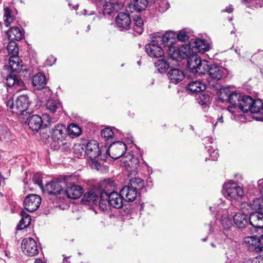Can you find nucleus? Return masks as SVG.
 <instances>
[{"instance_id": "31", "label": "nucleus", "mask_w": 263, "mask_h": 263, "mask_svg": "<svg viewBox=\"0 0 263 263\" xmlns=\"http://www.w3.org/2000/svg\"><path fill=\"white\" fill-rule=\"evenodd\" d=\"M187 88L193 92H202L206 89V85L200 80L193 81L187 84Z\"/></svg>"}, {"instance_id": "28", "label": "nucleus", "mask_w": 263, "mask_h": 263, "mask_svg": "<svg viewBox=\"0 0 263 263\" xmlns=\"http://www.w3.org/2000/svg\"><path fill=\"white\" fill-rule=\"evenodd\" d=\"M234 223L239 228H245L248 224V215L242 213H238L233 217Z\"/></svg>"}, {"instance_id": "62", "label": "nucleus", "mask_w": 263, "mask_h": 263, "mask_svg": "<svg viewBox=\"0 0 263 263\" xmlns=\"http://www.w3.org/2000/svg\"><path fill=\"white\" fill-rule=\"evenodd\" d=\"M63 256L64 257L63 263H70V261L68 260L69 257H67L65 255H63Z\"/></svg>"}, {"instance_id": "59", "label": "nucleus", "mask_w": 263, "mask_h": 263, "mask_svg": "<svg viewBox=\"0 0 263 263\" xmlns=\"http://www.w3.org/2000/svg\"><path fill=\"white\" fill-rule=\"evenodd\" d=\"M260 247H262L261 249V252H263V235L259 237Z\"/></svg>"}, {"instance_id": "15", "label": "nucleus", "mask_w": 263, "mask_h": 263, "mask_svg": "<svg viewBox=\"0 0 263 263\" xmlns=\"http://www.w3.org/2000/svg\"><path fill=\"white\" fill-rule=\"evenodd\" d=\"M123 7L122 2L116 0H109L105 1L103 5L102 13L104 15H110L114 12H118Z\"/></svg>"}, {"instance_id": "56", "label": "nucleus", "mask_w": 263, "mask_h": 263, "mask_svg": "<svg viewBox=\"0 0 263 263\" xmlns=\"http://www.w3.org/2000/svg\"><path fill=\"white\" fill-rule=\"evenodd\" d=\"M258 184L260 187V192L262 195L263 200V178L258 181Z\"/></svg>"}, {"instance_id": "9", "label": "nucleus", "mask_w": 263, "mask_h": 263, "mask_svg": "<svg viewBox=\"0 0 263 263\" xmlns=\"http://www.w3.org/2000/svg\"><path fill=\"white\" fill-rule=\"evenodd\" d=\"M127 149L126 145L121 141H117L111 143L107 152L113 159H117L121 157Z\"/></svg>"}, {"instance_id": "14", "label": "nucleus", "mask_w": 263, "mask_h": 263, "mask_svg": "<svg viewBox=\"0 0 263 263\" xmlns=\"http://www.w3.org/2000/svg\"><path fill=\"white\" fill-rule=\"evenodd\" d=\"M133 159L136 161L135 165H138L139 161L137 160V159H135L134 158H133ZM137 166H135V168L133 170H132L130 172L128 173V177L129 179V181L127 185L130 187L135 188L136 190H137L138 192H139V191L143 187L144 183V180L139 177H133V176H135L137 174V171L135 170Z\"/></svg>"}, {"instance_id": "58", "label": "nucleus", "mask_w": 263, "mask_h": 263, "mask_svg": "<svg viewBox=\"0 0 263 263\" xmlns=\"http://www.w3.org/2000/svg\"><path fill=\"white\" fill-rule=\"evenodd\" d=\"M83 13L85 15H92V14H94V12L93 11H90L89 12H88V11L86 10V9H84L83 10Z\"/></svg>"}, {"instance_id": "20", "label": "nucleus", "mask_w": 263, "mask_h": 263, "mask_svg": "<svg viewBox=\"0 0 263 263\" xmlns=\"http://www.w3.org/2000/svg\"><path fill=\"white\" fill-rule=\"evenodd\" d=\"M224 95L227 97V100L231 104V106L228 107V110L230 112H234L233 109L238 108L240 101L241 97L240 95L236 92L230 93V91H224Z\"/></svg>"}, {"instance_id": "24", "label": "nucleus", "mask_w": 263, "mask_h": 263, "mask_svg": "<svg viewBox=\"0 0 263 263\" xmlns=\"http://www.w3.org/2000/svg\"><path fill=\"white\" fill-rule=\"evenodd\" d=\"M208 74L212 79L217 81L221 80L226 76L224 69L216 64H211Z\"/></svg>"}, {"instance_id": "37", "label": "nucleus", "mask_w": 263, "mask_h": 263, "mask_svg": "<svg viewBox=\"0 0 263 263\" xmlns=\"http://www.w3.org/2000/svg\"><path fill=\"white\" fill-rule=\"evenodd\" d=\"M147 4V0H133V4L132 5L136 11L140 12L145 10Z\"/></svg>"}, {"instance_id": "35", "label": "nucleus", "mask_w": 263, "mask_h": 263, "mask_svg": "<svg viewBox=\"0 0 263 263\" xmlns=\"http://www.w3.org/2000/svg\"><path fill=\"white\" fill-rule=\"evenodd\" d=\"M20 214L22 218L20 221L19 224L17 226V230H22L27 227L29 226L31 221L30 216L25 212L22 211Z\"/></svg>"}, {"instance_id": "43", "label": "nucleus", "mask_w": 263, "mask_h": 263, "mask_svg": "<svg viewBox=\"0 0 263 263\" xmlns=\"http://www.w3.org/2000/svg\"><path fill=\"white\" fill-rule=\"evenodd\" d=\"M211 102L210 96L205 93H201L199 94L198 102L199 104L203 106H208Z\"/></svg>"}, {"instance_id": "2", "label": "nucleus", "mask_w": 263, "mask_h": 263, "mask_svg": "<svg viewBox=\"0 0 263 263\" xmlns=\"http://www.w3.org/2000/svg\"><path fill=\"white\" fill-rule=\"evenodd\" d=\"M30 102L27 95H21L17 97L15 102L11 98L6 101V105L8 108L13 114L22 116L24 119L25 116H27L31 112L28 108Z\"/></svg>"}, {"instance_id": "50", "label": "nucleus", "mask_w": 263, "mask_h": 263, "mask_svg": "<svg viewBox=\"0 0 263 263\" xmlns=\"http://www.w3.org/2000/svg\"><path fill=\"white\" fill-rule=\"evenodd\" d=\"M240 208L242 211V212L244 214H249L251 213V209L250 206V203H249L246 202H242L240 205Z\"/></svg>"}, {"instance_id": "41", "label": "nucleus", "mask_w": 263, "mask_h": 263, "mask_svg": "<svg viewBox=\"0 0 263 263\" xmlns=\"http://www.w3.org/2000/svg\"><path fill=\"white\" fill-rule=\"evenodd\" d=\"M10 132L8 127L3 125H0V141H7L10 139Z\"/></svg>"}, {"instance_id": "45", "label": "nucleus", "mask_w": 263, "mask_h": 263, "mask_svg": "<svg viewBox=\"0 0 263 263\" xmlns=\"http://www.w3.org/2000/svg\"><path fill=\"white\" fill-rule=\"evenodd\" d=\"M114 132L109 127L105 128L101 132V136L105 141H108L113 138Z\"/></svg>"}, {"instance_id": "44", "label": "nucleus", "mask_w": 263, "mask_h": 263, "mask_svg": "<svg viewBox=\"0 0 263 263\" xmlns=\"http://www.w3.org/2000/svg\"><path fill=\"white\" fill-rule=\"evenodd\" d=\"M156 5L160 12H163L170 7V4L167 0H156Z\"/></svg>"}, {"instance_id": "47", "label": "nucleus", "mask_w": 263, "mask_h": 263, "mask_svg": "<svg viewBox=\"0 0 263 263\" xmlns=\"http://www.w3.org/2000/svg\"><path fill=\"white\" fill-rule=\"evenodd\" d=\"M46 108L49 111L50 113H54L56 111L59 107L57 102L53 100H48L45 104Z\"/></svg>"}, {"instance_id": "55", "label": "nucleus", "mask_w": 263, "mask_h": 263, "mask_svg": "<svg viewBox=\"0 0 263 263\" xmlns=\"http://www.w3.org/2000/svg\"><path fill=\"white\" fill-rule=\"evenodd\" d=\"M252 263H263V255H259L254 258Z\"/></svg>"}, {"instance_id": "27", "label": "nucleus", "mask_w": 263, "mask_h": 263, "mask_svg": "<svg viewBox=\"0 0 263 263\" xmlns=\"http://www.w3.org/2000/svg\"><path fill=\"white\" fill-rule=\"evenodd\" d=\"M22 61L18 55L10 56L9 59V67L11 72H20L22 71Z\"/></svg>"}, {"instance_id": "40", "label": "nucleus", "mask_w": 263, "mask_h": 263, "mask_svg": "<svg viewBox=\"0 0 263 263\" xmlns=\"http://www.w3.org/2000/svg\"><path fill=\"white\" fill-rule=\"evenodd\" d=\"M7 50L10 56H16L18 54V47L14 41H10L7 46Z\"/></svg>"}, {"instance_id": "42", "label": "nucleus", "mask_w": 263, "mask_h": 263, "mask_svg": "<svg viewBox=\"0 0 263 263\" xmlns=\"http://www.w3.org/2000/svg\"><path fill=\"white\" fill-rule=\"evenodd\" d=\"M250 206L251 210L255 211V212H263V202L260 199L253 200Z\"/></svg>"}, {"instance_id": "63", "label": "nucleus", "mask_w": 263, "mask_h": 263, "mask_svg": "<svg viewBox=\"0 0 263 263\" xmlns=\"http://www.w3.org/2000/svg\"><path fill=\"white\" fill-rule=\"evenodd\" d=\"M2 183L5 184V178L0 173V185H1Z\"/></svg>"}, {"instance_id": "33", "label": "nucleus", "mask_w": 263, "mask_h": 263, "mask_svg": "<svg viewBox=\"0 0 263 263\" xmlns=\"http://www.w3.org/2000/svg\"><path fill=\"white\" fill-rule=\"evenodd\" d=\"M6 33L10 41H20L22 38V32L16 27L11 28Z\"/></svg>"}, {"instance_id": "10", "label": "nucleus", "mask_w": 263, "mask_h": 263, "mask_svg": "<svg viewBox=\"0 0 263 263\" xmlns=\"http://www.w3.org/2000/svg\"><path fill=\"white\" fill-rule=\"evenodd\" d=\"M126 11V12H119L116 17L117 26L120 31L128 30L131 25V19L127 8Z\"/></svg>"}, {"instance_id": "57", "label": "nucleus", "mask_w": 263, "mask_h": 263, "mask_svg": "<svg viewBox=\"0 0 263 263\" xmlns=\"http://www.w3.org/2000/svg\"><path fill=\"white\" fill-rule=\"evenodd\" d=\"M233 11V8L232 7V5H229V6L227 7L225 10H224V12H227L228 13H231Z\"/></svg>"}, {"instance_id": "16", "label": "nucleus", "mask_w": 263, "mask_h": 263, "mask_svg": "<svg viewBox=\"0 0 263 263\" xmlns=\"http://www.w3.org/2000/svg\"><path fill=\"white\" fill-rule=\"evenodd\" d=\"M243 244L250 251H255L257 253L261 252L259 237L252 236L246 237L243 241Z\"/></svg>"}, {"instance_id": "7", "label": "nucleus", "mask_w": 263, "mask_h": 263, "mask_svg": "<svg viewBox=\"0 0 263 263\" xmlns=\"http://www.w3.org/2000/svg\"><path fill=\"white\" fill-rule=\"evenodd\" d=\"M50 134L54 143L64 144L63 142L67 136V127L63 124L55 125L51 128Z\"/></svg>"}, {"instance_id": "46", "label": "nucleus", "mask_w": 263, "mask_h": 263, "mask_svg": "<svg viewBox=\"0 0 263 263\" xmlns=\"http://www.w3.org/2000/svg\"><path fill=\"white\" fill-rule=\"evenodd\" d=\"M4 17L5 18V25L6 27H8L10 24L12 23L14 18L13 16L11 15V10L8 7L5 9Z\"/></svg>"}, {"instance_id": "54", "label": "nucleus", "mask_w": 263, "mask_h": 263, "mask_svg": "<svg viewBox=\"0 0 263 263\" xmlns=\"http://www.w3.org/2000/svg\"><path fill=\"white\" fill-rule=\"evenodd\" d=\"M209 153L210 154V157L209 159H211L213 161L217 160L219 154L218 153V151L216 149L213 150L212 152H211V149H208Z\"/></svg>"}, {"instance_id": "49", "label": "nucleus", "mask_w": 263, "mask_h": 263, "mask_svg": "<svg viewBox=\"0 0 263 263\" xmlns=\"http://www.w3.org/2000/svg\"><path fill=\"white\" fill-rule=\"evenodd\" d=\"M32 181L34 184H37L41 189H43L42 176L40 174H34L32 178Z\"/></svg>"}, {"instance_id": "29", "label": "nucleus", "mask_w": 263, "mask_h": 263, "mask_svg": "<svg viewBox=\"0 0 263 263\" xmlns=\"http://www.w3.org/2000/svg\"><path fill=\"white\" fill-rule=\"evenodd\" d=\"M32 83L36 89H42L46 85V77L41 73H37L33 77Z\"/></svg>"}, {"instance_id": "8", "label": "nucleus", "mask_w": 263, "mask_h": 263, "mask_svg": "<svg viewBox=\"0 0 263 263\" xmlns=\"http://www.w3.org/2000/svg\"><path fill=\"white\" fill-rule=\"evenodd\" d=\"M21 247L23 252L27 256H34L39 253L36 242L32 238H24L22 240Z\"/></svg>"}, {"instance_id": "39", "label": "nucleus", "mask_w": 263, "mask_h": 263, "mask_svg": "<svg viewBox=\"0 0 263 263\" xmlns=\"http://www.w3.org/2000/svg\"><path fill=\"white\" fill-rule=\"evenodd\" d=\"M67 133L72 137H78L81 133L80 127L74 123H71L67 128Z\"/></svg>"}, {"instance_id": "61", "label": "nucleus", "mask_w": 263, "mask_h": 263, "mask_svg": "<svg viewBox=\"0 0 263 263\" xmlns=\"http://www.w3.org/2000/svg\"><path fill=\"white\" fill-rule=\"evenodd\" d=\"M43 117H46L47 118V121L48 123H50V122L51 121V117L47 114H44Z\"/></svg>"}, {"instance_id": "17", "label": "nucleus", "mask_w": 263, "mask_h": 263, "mask_svg": "<svg viewBox=\"0 0 263 263\" xmlns=\"http://www.w3.org/2000/svg\"><path fill=\"white\" fill-rule=\"evenodd\" d=\"M28 122L29 128L33 132H37L43 126V120L42 118L37 115H30V113L25 116Z\"/></svg>"}, {"instance_id": "19", "label": "nucleus", "mask_w": 263, "mask_h": 263, "mask_svg": "<svg viewBox=\"0 0 263 263\" xmlns=\"http://www.w3.org/2000/svg\"><path fill=\"white\" fill-rule=\"evenodd\" d=\"M193 52L204 53L210 48V44L205 40L196 39L193 43H190V45Z\"/></svg>"}, {"instance_id": "1", "label": "nucleus", "mask_w": 263, "mask_h": 263, "mask_svg": "<svg viewBox=\"0 0 263 263\" xmlns=\"http://www.w3.org/2000/svg\"><path fill=\"white\" fill-rule=\"evenodd\" d=\"M123 200L120 192H108L102 190L100 192L99 208L103 211L108 210V208L120 209L123 205Z\"/></svg>"}, {"instance_id": "30", "label": "nucleus", "mask_w": 263, "mask_h": 263, "mask_svg": "<svg viewBox=\"0 0 263 263\" xmlns=\"http://www.w3.org/2000/svg\"><path fill=\"white\" fill-rule=\"evenodd\" d=\"M187 65L189 68L191 74L193 75L194 74L195 70L197 69L199 64L201 61V59L200 57L197 55H193L191 57H187Z\"/></svg>"}, {"instance_id": "32", "label": "nucleus", "mask_w": 263, "mask_h": 263, "mask_svg": "<svg viewBox=\"0 0 263 263\" xmlns=\"http://www.w3.org/2000/svg\"><path fill=\"white\" fill-rule=\"evenodd\" d=\"M253 99L248 96H242L237 108L241 109L243 112L247 113L250 109V105Z\"/></svg>"}, {"instance_id": "51", "label": "nucleus", "mask_w": 263, "mask_h": 263, "mask_svg": "<svg viewBox=\"0 0 263 263\" xmlns=\"http://www.w3.org/2000/svg\"><path fill=\"white\" fill-rule=\"evenodd\" d=\"M221 224L223 229L226 230H229L232 226V221L228 218L222 217L221 220Z\"/></svg>"}, {"instance_id": "22", "label": "nucleus", "mask_w": 263, "mask_h": 263, "mask_svg": "<svg viewBox=\"0 0 263 263\" xmlns=\"http://www.w3.org/2000/svg\"><path fill=\"white\" fill-rule=\"evenodd\" d=\"M120 193L123 196L124 200L127 202H133L136 199L140 192H138L133 187L127 185L122 187Z\"/></svg>"}, {"instance_id": "11", "label": "nucleus", "mask_w": 263, "mask_h": 263, "mask_svg": "<svg viewBox=\"0 0 263 263\" xmlns=\"http://www.w3.org/2000/svg\"><path fill=\"white\" fill-rule=\"evenodd\" d=\"M41 203V198L36 194H30L26 196L24 201V206L25 210L29 212L35 211L39 207Z\"/></svg>"}, {"instance_id": "12", "label": "nucleus", "mask_w": 263, "mask_h": 263, "mask_svg": "<svg viewBox=\"0 0 263 263\" xmlns=\"http://www.w3.org/2000/svg\"><path fill=\"white\" fill-rule=\"evenodd\" d=\"M64 195L68 198L76 199L80 198L83 193V189L80 185L67 181Z\"/></svg>"}, {"instance_id": "25", "label": "nucleus", "mask_w": 263, "mask_h": 263, "mask_svg": "<svg viewBox=\"0 0 263 263\" xmlns=\"http://www.w3.org/2000/svg\"><path fill=\"white\" fill-rule=\"evenodd\" d=\"M102 190H99L97 193L91 191L86 193L81 200V202L84 204H96L99 198H100V192Z\"/></svg>"}, {"instance_id": "38", "label": "nucleus", "mask_w": 263, "mask_h": 263, "mask_svg": "<svg viewBox=\"0 0 263 263\" xmlns=\"http://www.w3.org/2000/svg\"><path fill=\"white\" fill-rule=\"evenodd\" d=\"M154 64L160 73L165 72L170 66L168 62L164 59L158 60Z\"/></svg>"}, {"instance_id": "18", "label": "nucleus", "mask_w": 263, "mask_h": 263, "mask_svg": "<svg viewBox=\"0 0 263 263\" xmlns=\"http://www.w3.org/2000/svg\"><path fill=\"white\" fill-rule=\"evenodd\" d=\"M155 42L156 41L153 40L152 43L147 44L145 46V49L149 56L158 58L163 55L164 51L161 47L156 45Z\"/></svg>"}, {"instance_id": "34", "label": "nucleus", "mask_w": 263, "mask_h": 263, "mask_svg": "<svg viewBox=\"0 0 263 263\" xmlns=\"http://www.w3.org/2000/svg\"><path fill=\"white\" fill-rule=\"evenodd\" d=\"M210 66L211 64H209L207 61L201 60L193 76L195 77H198V76L208 73Z\"/></svg>"}, {"instance_id": "5", "label": "nucleus", "mask_w": 263, "mask_h": 263, "mask_svg": "<svg viewBox=\"0 0 263 263\" xmlns=\"http://www.w3.org/2000/svg\"><path fill=\"white\" fill-rule=\"evenodd\" d=\"M223 194L231 199L239 200L244 195L243 190L234 182L225 183L223 185Z\"/></svg>"}, {"instance_id": "4", "label": "nucleus", "mask_w": 263, "mask_h": 263, "mask_svg": "<svg viewBox=\"0 0 263 263\" xmlns=\"http://www.w3.org/2000/svg\"><path fill=\"white\" fill-rule=\"evenodd\" d=\"M71 177L70 176H64L51 181L46 185V190L49 194L58 195L64 194L63 189L66 187L67 181H70Z\"/></svg>"}, {"instance_id": "64", "label": "nucleus", "mask_w": 263, "mask_h": 263, "mask_svg": "<svg viewBox=\"0 0 263 263\" xmlns=\"http://www.w3.org/2000/svg\"><path fill=\"white\" fill-rule=\"evenodd\" d=\"M34 263H45L43 262L40 258H36Z\"/></svg>"}, {"instance_id": "21", "label": "nucleus", "mask_w": 263, "mask_h": 263, "mask_svg": "<svg viewBox=\"0 0 263 263\" xmlns=\"http://www.w3.org/2000/svg\"><path fill=\"white\" fill-rule=\"evenodd\" d=\"M176 37V33L172 31H166L165 34L157 35L156 36L155 40L156 44L161 42L165 44V46L167 48L168 46L174 45V40Z\"/></svg>"}, {"instance_id": "3", "label": "nucleus", "mask_w": 263, "mask_h": 263, "mask_svg": "<svg viewBox=\"0 0 263 263\" xmlns=\"http://www.w3.org/2000/svg\"><path fill=\"white\" fill-rule=\"evenodd\" d=\"M167 51L170 58L180 61L189 57L191 53V47L187 44L182 45L180 47H176L174 44L168 46Z\"/></svg>"}, {"instance_id": "6", "label": "nucleus", "mask_w": 263, "mask_h": 263, "mask_svg": "<svg viewBox=\"0 0 263 263\" xmlns=\"http://www.w3.org/2000/svg\"><path fill=\"white\" fill-rule=\"evenodd\" d=\"M85 153L90 159L93 161L92 166L99 170V166H100L97 161H95L100 153L99 143L96 140H91L88 141L86 145Z\"/></svg>"}, {"instance_id": "60", "label": "nucleus", "mask_w": 263, "mask_h": 263, "mask_svg": "<svg viewBox=\"0 0 263 263\" xmlns=\"http://www.w3.org/2000/svg\"><path fill=\"white\" fill-rule=\"evenodd\" d=\"M3 53H5L4 51L0 49V62L4 59L5 55Z\"/></svg>"}, {"instance_id": "52", "label": "nucleus", "mask_w": 263, "mask_h": 263, "mask_svg": "<svg viewBox=\"0 0 263 263\" xmlns=\"http://www.w3.org/2000/svg\"><path fill=\"white\" fill-rule=\"evenodd\" d=\"M24 87V83L23 81L19 79L17 76L16 78V81H15L14 85H13V87L16 90V91H19L20 90H22Z\"/></svg>"}, {"instance_id": "53", "label": "nucleus", "mask_w": 263, "mask_h": 263, "mask_svg": "<svg viewBox=\"0 0 263 263\" xmlns=\"http://www.w3.org/2000/svg\"><path fill=\"white\" fill-rule=\"evenodd\" d=\"M177 37L178 40L182 42H185L189 39V36L186 32L184 31H180L177 34Z\"/></svg>"}, {"instance_id": "26", "label": "nucleus", "mask_w": 263, "mask_h": 263, "mask_svg": "<svg viewBox=\"0 0 263 263\" xmlns=\"http://www.w3.org/2000/svg\"><path fill=\"white\" fill-rule=\"evenodd\" d=\"M167 76L171 82L175 84L181 82L184 78L183 72L178 68L170 69Z\"/></svg>"}, {"instance_id": "23", "label": "nucleus", "mask_w": 263, "mask_h": 263, "mask_svg": "<svg viewBox=\"0 0 263 263\" xmlns=\"http://www.w3.org/2000/svg\"><path fill=\"white\" fill-rule=\"evenodd\" d=\"M249 224L256 229H263V212H252L250 213Z\"/></svg>"}, {"instance_id": "13", "label": "nucleus", "mask_w": 263, "mask_h": 263, "mask_svg": "<svg viewBox=\"0 0 263 263\" xmlns=\"http://www.w3.org/2000/svg\"><path fill=\"white\" fill-rule=\"evenodd\" d=\"M248 110L257 121H263V103L260 99H253Z\"/></svg>"}, {"instance_id": "36", "label": "nucleus", "mask_w": 263, "mask_h": 263, "mask_svg": "<svg viewBox=\"0 0 263 263\" xmlns=\"http://www.w3.org/2000/svg\"><path fill=\"white\" fill-rule=\"evenodd\" d=\"M133 30L138 34H141L143 31V21L139 15L135 16L134 18Z\"/></svg>"}, {"instance_id": "48", "label": "nucleus", "mask_w": 263, "mask_h": 263, "mask_svg": "<svg viewBox=\"0 0 263 263\" xmlns=\"http://www.w3.org/2000/svg\"><path fill=\"white\" fill-rule=\"evenodd\" d=\"M16 76L12 73L8 75L6 79V82L7 86L9 87H13L15 81H16Z\"/></svg>"}]
</instances>
